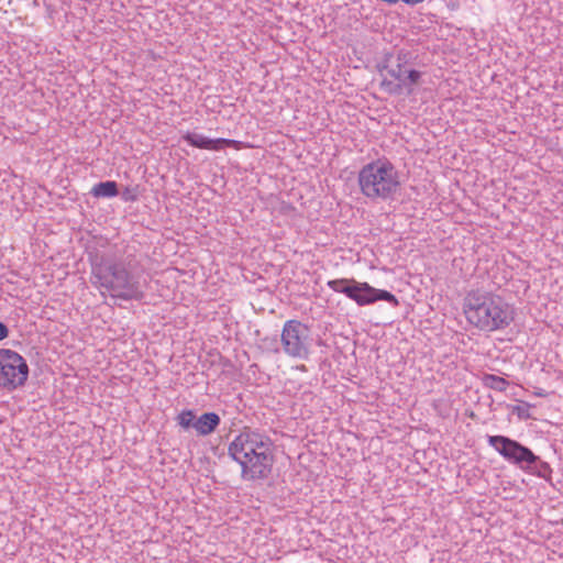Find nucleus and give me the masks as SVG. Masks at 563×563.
I'll list each match as a JSON object with an SVG mask.
<instances>
[{
	"mask_svg": "<svg viewBox=\"0 0 563 563\" xmlns=\"http://www.w3.org/2000/svg\"><path fill=\"white\" fill-rule=\"evenodd\" d=\"M100 294L113 300L114 305L121 306L123 301L140 300L142 298V290L139 289L137 284H93Z\"/></svg>",
	"mask_w": 563,
	"mask_h": 563,
	"instance_id": "obj_10",
	"label": "nucleus"
},
{
	"mask_svg": "<svg viewBox=\"0 0 563 563\" xmlns=\"http://www.w3.org/2000/svg\"><path fill=\"white\" fill-rule=\"evenodd\" d=\"M387 65L380 69L384 79L382 86L389 92H397L401 87H410L420 78V71L410 69L407 65H401L398 59L387 60Z\"/></svg>",
	"mask_w": 563,
	"mask_h": 563,
	"instance_id": "obj_9",
	"label": "nucleus"
},
{
	"mask_svg": "<svg viewBox=\"0 0 563 563\" xmlns=\"http://www.w3.org/2000/svg\"><path fill=\"white\" fill-rule=\"evenodd\" d=\"M92 274L99 282H129L134 278L131 261H118L108 256H96L91 263Z\"/></svg>",
	"mask_w": 563,
	"mask_h": 563,
	"instance_id": "obj_8",
	"label": "nucleus"
},
{
	"mask_svg": "<svg viewBox=\"0 0 563 563\" xmlns=\"http://www.w3.org/2000/svg\"><path fill=\"white\" fill-rule=\"evenodd\" d=\"M335 291L345 294L360 306L371 305L377 300H385L393 306L398 305L397 298L387 290L376 289L369 284H328Z\"/></svg>",
	"mask_w": 563,
	"mask_h": 563,
	"instance_id": "obj_7",
	"label": "nucleus"
},
{
	"mask_svg": "<svg viewBox=\"0 0 563 563\" xmlns=\"http://www.w3.org/2000/svg\"><path fill=\"white\" fill-rule=\"evenodd\" d=\"M229 456L241 466L243 481L269 476L274 464V444L265 433L244 427L228 448Z\"/></svg>",
	"mask_w": 563,
	"mask_h": 563,
	"instance_id": "obj_1",
	"label": "nucleus"
},
{
	"mask_svg": "<svg viewBox=\"0 0 563 563\" xmlns=\"http://www.w3.org/2000/svg\"><path fill=\"white\" fill-rule=\"evenodd\" d=\"M29 365L18 352L0 349V388L12 391L24 386Z\"/></svg>",
	"mask_w": 563,
	"mask_h": 563,
	"instance_id": "obj_4",
	"label": "nucleus"
},
{
	"mask_svg": "<svg viewBox=\"0 0 563 563\" xmlns=\"http://www.w3.org/2000/svg\"><path fill=\"white\" fill-rule=\"evenodd\" d=\"M90 194L96 198H112L118 196V184L113 180H107L96 184Z\"/></svg>",
	"mask_w": 563,
	"mask_h": 563,
	"instance_id": "obj_13",
	"label": "nucleus"
},
{
	"mask_svg": "<svg viewBox=\"0 0 563 563\" xmlns=\"http://www.w3.org/2000/svg\"><path fill=\"white\" fill-rule=\"evenodd\" d=\"M333 282H342V283H345V282H355V280H354V279L341 278V279H334Z\"/></svg>",
	"mask_w": 563,
	"mask_h": 563,
	"instance_id": "obj_21",
	"label": "nucleus"
},
{
	"mask_svg": "<svg viewBox=\"0 0 563 563\" xmlns=\"http://www.w3.org/2000/svg\"><path fill=\"white\" fill-rule=\"evenodd\" d=\"M358 185L367 198L387 200L396 194L400 181L395 166L389 161L377 159L360 170Z\"/></svg>",
	"mask_w": 563,
	"mask_h": 563,
	"instance_id": "obj_3",
	"label": "nucleus"
},
{
	"mask_svg": "<svg viewBox=\"0 0 563 563\" xmlns=\"http://www.w3.org/2000/svg\"><path fill=\"white\" fill-rule=\"evenodd\" d=\"M484 385L497 391H505L509 383L500 376L494 374H485L483 377Z\"/></svg>",
	"mask_w": 563,
	"mask_h": 563,
	"instance_id": "obj_15",
	"label": "nucleus"
},
{
	"mask_svg": "<svg viewBox=\"0 0 563 563\" xmlns=\"http://www.w3.org/2000/svg\"><path fill=\"white\" fill-rule=\"evenodd\" d=\"M430 406L434 413L439 417H446L450 413V406L446 399L440 398V399H433L430 402Z\"/></svg>",
	"mask_w": 563,
	"mask_h": 563,
	"instance_id": "obj_17",
	"label": "nucleus"
},
{
	"mask_svg": "<svg viewBox=\"0 0 563 563\" xmlns=\"http://www.w3.org/2000/svg\"><path fill=\"white\" fill-rule=\"evenodd\" d=\"M525 472L550 481L552 468L548 462L542 461L540 456L536 455V461L529 464V468H526Z\"/></svg>",
	"mask_w": 563,
	"mask_h": 563,
	"instance_id": "obj_14",
	"label": "nucleus"
},
{
	"mask_svg": "<svg viewBox=\"0 0 563 563\" xmlns=\"http://www.w3.org/2000/svg\"><path fill=\"white\" fill-rule=\"evenodd\" d=\"M183 140L194 147L211 151H221L225 146H230L234 143V141L232 140L209 139L202 134L195 132H187L183 135Z\"/></svg>",
	"mask_w": 563,
	"mask_h": 563,
	"instance_id": "obj_11",
	"label": "nucleus"
},
{
	"mask_svg": "<svg viewBox=\"0 0 563 563\" xmlns=\"http://www.w3.org/2000/svg\"><path fill=\"white\" fill-rule=\"evenodd\" d=\"M284 352L291 357L305 360L311 345L310 329L298 320H287L282 330Z\"/></svg>",
	"mask_w": 563,
	"mask_h": 563,
	"instance_id": "obj_5",
	"label": "nucleus"
},
{
	"mask_svg": "<svg viewBox=\"0 0 563 563\" xmlns=\"http://www.w3.org/2000/svg\"><path fill=\"white\" fill-rule=\"evenodd\" d=\"M462 306L467 322L483 332L504 330L515 319L514 306L492 291L471 290Z\"/></svg>",
	"mask_w": 563,
	"mask_h": 563,
	"instance_id": "obj_2",
	"label": "nucleus"
},
{
	"mask_svg": "<svg viewBox=\"0 0 563 563\" xmlns=\"http://www.w3.org/2000/svg\"><path fill=\"white\" fill-rule=\"evenodd\" d=\"M487 442L507 462L522 471L536 461V454L528 446L506 435H487Z\"/></svg>",
	"mask_w": 563,
	"mask_h": 563,
	"instance_id": "obj_6",
	"label": "nucleus"
},
{
	"mask_svg": "<svg viewBox=\"0 0 563 563\" xmlns=\"http://www.w3.org/2000/svg\"><path fill=\"white\" fill-rule=\"evenodd\" d=\"M121 198L125 202H133L139 199V188L137 187H125L121 192Z\"/></svg>",
	"mask_w": 563,
	"mask_h": 563,
	"instance_id": "obj_19",
	"label": "nucleus"
},
{
	"mask_svg": "<svg viewBox=\"0 0 563 563\" xmlns=\"http://www.w3.org/2000/svg\"><path fill=\"white\" fill-rule=\"evenodd\" d=\"M195 421H196V416L192 410H183L177 416V422L184 429H189V428L195 429Z\"/></svg>",
	"mask_w": 563,
	"mask_h": 563,
	"instance_id": "obj_16",
	"label": "nucleus"
},
{
	"mask_svg": "<svg viewBox=\"0 0 563 563\" xmlns=\"http://www.w3.org/2000/svg\"><path fill=\"white\" fill-rule=\"evenodd\" d=\"M9 335L8 327L0 321V340L5 339Z\"/></svg>",
	"mask_w": 563,
	"mask_h": 563,
	"instance_id": "obj_20",
	"label": "nucleus"
},
{
	"mask_svg": "<svg viewBox=\"0 0 563 563\" xmlns=\"http://www.w3.org/2000/svg\"><path fill=\"white\" fill-rule=\"evenodd\" d=\"M511 413L516 415L519 420H528L531 419L532 416L530 413V405L529 404H522V405H515L511 406Z\"/></svg>",
	"mask_w": 563,
	"mask_h": 563,
	"instance_id": "obj_18",
	"label": "nucleus"
},
{
	"mask_svg": "<svg viewBox=\"0 0 563 563\" xmlns=\"http://www.w3.org/2000/svg\"><path fill=\"white\" fill-rule=\"evenodd\" d=\"M221 419L216 412H205L196 418L195 430L198 435L206 437L211 434L220 426Z\"/></svg>",
	"mask_w": 563,
	"mask_h": 563,
	"instance_id": "obj_12",
	"label": "nucleus"
}]
</instances>
